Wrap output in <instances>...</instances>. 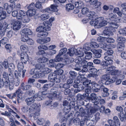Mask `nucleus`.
Instances as JSON below:
<instances>
[{"label":"nucleus","mask_w":126,"mask_h":126,"mask_svg":"<svg viewBox=\"0 0 126 126\" xmlns=\"http://www.w3.org/2000/svg\"><path fill=\"white\" fill-rule=\"evenodd\" d=\"M68 102L67 101L65 100L63 102V105L65 107L63 111L59 113L58 117L60 118V120L63 121H65L66 118L65 117L68 115V113L70 110V106L72 104L73 106L75 105V104L70 103L69 105H68Z\"/></svg>","instance_id":"obj_1"},{"label":"nucleus","mask_w":126,"mask_h":126,"mask_svg":"<svg viewBox=\"0 0 126 126\" xmlns=\"http://www.w3.org/2000/svg\"><path fill=\"white\" fill-rule=\"evenodd\" d=\"M88 100L90 102L91 101L94 103V108L92 107L90 109V113H94L97 111L100 108V107L97 105L99 103V100L96 98V95L94 93H92L90 96L88 97L87 101Z\"/></svg>","instance_id":"obj_2"},{"label":"nucleus","mask_w":126,"mask_h":126,"mask_svg":"<svg viewBox=\"0 0 126 126\" xmlns=\"http://www.w3.org/2000/svg\"><path fill=\"white\" fill-rule=\"evenodd\" d=\"M118 27V25L115 23H111L109 24V26L106 28L103 33L106 35L111 36L113 35V32Z\"/></svg>","instance_id":"obj_3"},{"label":"nucleus","mask_w":126,"mask_h":126,"mask_svg":"<svg viewBox=\"0 0 126 126\" xmlns=\"http://www.w3.org/2000/svg\"><path fill=\"white\" fill-rule=\"evenodd\" d=\"M42 94V93H38L30 97L26 98L25 101L28 105H30L33 103L35 100L40 101L43 99L44 98Z\"/></svg>","instance_id":"obj_4"},{"label":"nucleus","mask_w":126,"mask_h":126,"mask_svg":"<svg viewBox=\"0 0 126 126\" xmlns=\"http://www.w3.org/2000/svg\"><path fill=\"white\" fill-rule=\"evenodd\" d=\"M82 49L80 48H78L76 49L74 48H72L68 49L67 55H69L70 56H73L74 54L79 57H83L84 55V53L82 52Z\"/></svg>","instance_id":"obj_5"},{"label":"nucleus","mask_w":126,"mask_h":126,"mask_svg":"<svg viewBox=\"0 0 126 126\" xmlns=\"http://www.w3.org/2000/svg\"><path fill=\"white\" fill-rule=\"evenodd\" d=\"M87 16L88 17V18L89 20L92 21L90 22V24L92 26H94L95 28V25H97L98 21H97V16L95 15V13L94 12H87Z\"/></svg>","instance_id":"obj_6"},{"label":"nucleus","mask_w":126,"mask_h":126,"mask_svg":"<svg viewBox=\"0 0 126 126\" xmlns=\"http://www.w3.org/2000/svg\"><path fill=\"white\" fill-rule=\"evenodd\" d=\"M91 80L87 79V94H88L91 92L92 89L96 92L99 90V89L95 87V86H97V84L94 82L91 83Z\"/></svg>","instance_id":"obj_7"},{"label":"nucleus","mask_w":126,"mask_h":126,"mask_svg":"<svg viewBox=\"0 0 126 126\" xmlns=\"http://www.w3.org/2000/svg\"><path fill=\"white\" fill-rule=\"evenodd\" d=\"M51 94L52 95V97L61 100L62 99V96L61 93L57 90V88L53 87L51 89L50 91Z\"/></svg>","instance_id":"obj_8"},{"label":"nucleus","mask_w":126,"mask_h":126,"mask_svg":"<svg viewBox=\"0 0 126 126\" xmlns=\"http://www.w3.org/2000/svg\"><path fill=\"white\" fill-rule=\"evenodd\" d=\"M105 68L106 71H109L111 75H119L121 74V71L116 69V67L113 66H108Z\"/></svg>","instance_id":"obj_9"},{"label":"nucleus","mask_w":126,"mask_h":126,"mask_svg":"<svg viewBox=\"0 0 126 126\" xmlns=\"http://www.w3.org/2000/svg\"><path fill=\"white\" fill-rule=\"evenodd\" d=\"M88 71L89 73L88 74V77H96L98 76L96 73H97L99 71L100 72L101 70L98 69L97 71V69L93 67L92 68L89 67L88 69H87V71Z\"/></svg>","instance_id":"obj_10"},{"label":"nucleus","mask_w":126,"mask_h":126,"mask_svg":"<svg viewBox=\"0 0 126 126\" xmlns=\"http://www.w3.org/2000/svg\"><path fill=\"white\" fill-rule=\"evenodd\" d=\"M72 114L71 113H70L68 115H67V117L65 116L66 118V120H68L70 121V123L72 122L75 125H79L80 122V119L78 118H76L73 120L72 119Z\"/></svg>","instance_id":"obj_11"},{"label":"nucleus","mask_w":126,"mask_h":126,"mask_svg":"<svg viewBox=\"0 0 126 126\" xmlns=\"http://www.w3.org/2000/svg\"><path fill=\"white\" fill-rule=\"evenodd\" d=\"M103 17H100L97 18L98 23L95 26V28H99L105 26L107 24V21L104 20Z\"/></svg>","instance_id":"obj_12"},{"label":"nucleus","mask_w":126,"mask_h":126,"mask_svg":"<svg viewBox=\"0 0 126 126\" xmlns=\"http://www.w3.org/2000/svg\"><path fill=\"white\" fill-rule=\"evenodd\" d=\"M102 81L104 80L106 81L105 82L106 85H108L110 83L114 82L115 80L113 79H110V78L109 74H105L102 75L101 77Z\"/></svg>","instance_id":"obj_13"},{"label":"nucleus","mask_w":126,"mask_h":126,"mask_svg":"<svg viewBox=\"0 0 126 126\" xmlns=\"http://www.w3.org/2000/svg\"><path fill=\"white\" fill-rule=\"evenodd\" d=\"M35 106V103L30 107L27 105L24 106L21 108V110L23 112L25 113H27L28 112L31 113L33 112L34 109V107Z\"/></svg>","instance_id":"obj_14"},{"label":"nucleus","mask_w":126,"mask_h":126,"mask_svg":"<svg viewBox=\"0 0 126 126\" xmlns=\"http://www.w3.org/2000/svg\"><path fill=\"white\" fill-rule=\"evenodd\" d=\"M35 106L34 107V109L33 111L35 112L34 113L33 117L34 119H36L40 114V111L41 106L39 104H36L35 103Z\"/></svg>","instance_id":"obj_15"},{"label":"nucleus","mask_w":126,"mask_h":126,"mask_svg":"<svg viewBox=\"0 0 126 126\" xmlns=\"http://www.w3.org/2000/svg\"><path fill=\"white\" fill-rule=\"evenodd\" d=\"M83 3L82 2H76L75 3L74 6L71 3L67 4L66 8H84L83 7Z\"/></svg>","instance_id":"obj_16"},{"label":"nucleus","mask_w":126,"mask_h":126,"mask_svg":"<svg viewBox=\"0 0 126 126\" xmlns=\"http://www.w3.org/2000/svg\"><path fill=\"white\" fill-rule=\"evenodd\" d=\"M12 22V24L13 25V29L14 30H18L21 28V22L15 20H13Z\"/></svg>","instance_id":"obj_17"},{"label":"nucleus","mask_w":126,"mask_h":126,"mask_svg":"<svg viewBox=\"0 0 126 126\" xmlns=\"http://www.w3.org/2000/svg\"><path fill=\"white\" fill-rule=\"evenodd\" d=\"M58 9L57 8H43L42 10V12H47L49 13H51L55 12V14L57 15H60V13L57 12Z\"/></svg>","instance_id":"obj_18"},{"label":"nucleus","mask_w":126,"mask_h":126,"mask_svg":"<svg viewBox=\"0 0 126 126\" xmlns=\"http://www.w3.org/2000/svg\"><path fill=\"white\" fill-rule=\"evenodd\" d=\"M26 71V70H24L21 72V70L18 71L15 70L14 72V75L17 79H19L22 76V78L24 77Z\"/></svg>","instance_id":"obj_19"},{"label":"nucleus","mask_w":126,"mask_h":126,"mask_svg":"<svg viewBox=\"0 0 126 126\" xmlns=\"http://www.w3.org/2000/svg\"><path fill=\"white\" fill-rule=\"evenodd\" d=\"M61 55H59L58 54V55L54 59L55 61L56 62H59L60 61L62 60L63 59L67 63V62H69V61L68 59V57L65 54L64 55L63 57V58H62L60 57Z\"/></svg>","instance_id":"obj_20"},{"label":"nucleus","mask_w":126,"mask_h":126,"mask_svg":"<svg viewBox=\"0 0 126 126\" xmlns=\"http://www.w3.org/2000/svg\"><path fill=\"white\" fill-rule=\"evenodd\" d=\"M7 26V23L5 22L0 23V38L4 35L5 27Z\"/></svg>","instance_id":"obj_21"},{"label":"nucleus","mask_w":126,"mask_h":126,"mask_svg":"<svg viewBox=\"0 0 126 126\" xmlns=\"http://www.w3.org/2000/svg\"><path fill=\"white\" fill-rule=\"evenodd\" d=\"M116 109L118 111L120 112L118 113V116L120 120H123L124 116L123 108L121 106H117L116 107Z\"/></svg>","instance_id":"obj_22"},{"label":"nucleus","mask_w":126,"mask_h":126,"mask_svg":"<svg viewBox=\"0 0 126 126\" xmlns=\"http://www.w3.org/2000/svg\"><path fill=\"white\" fill-rule=\"evenodd\" d=\"M21 59L22 61H23L25 63H26L28 61L30 62V58H29L28 54L26 53H22L20 55Z\"/></svg>","instance_id":"obj_23"},{"label":"nucleus","mask_w":126,"mask_h":126,"mask_svg":"<svg viewBox=\"0 0 126 126\" xmlns=\"http://www.w3.org/2000/svg\"><path fill=\"white\" fill-rule=\"evenodd\" d=\"M91 51L95 55V57L99 58L101 57V53L102 52V50H101L92 49L91 50Z\"/></svg>","instance_id":"obj_24"},{"label":"nucleus","mask_w":126,"mask_h":126,"mask_svg":"<svg viewBox=\"0 0 126 126\" xmlns=\"http://www.w3.org/2000/svg\"><path fill=\"white\" fill-rule=\"evenodd\" d=\"M86 55L85 56V59H84V61H83L82 62V64H84V63L86 64V63L87 62L86 61ZM83 68L82 69V70L79 72V74L80 75H83L84 74H81V73H84L86 72L87 71V65L86 64H83Z\"/></svg>","instance_id":"obj_25"},{"label":"nucleus","mask_w":126,"mask_h":126,"mask_svg":"<svg viewBox=\"0 0 126 126\" xmlns=\"http://www.w3.org/2000/svg\"><path fill=\"white\" fill-rule=\"evenodd\" d=\"M28 16L27 15L23 17L22 16H17V18L18 19H21V21L24 23H28L30 20Z\"/></svg>","instance_id":"obj_26"},{"label":"nucleus","mask_w":126,"mask_h":126,"mask_svg":"<svg viewBox=\"0 0 126 126\" xmlns=\"http://www.w3.org/2000/svg\"><path fill=\"white\" fill-rule=\"evenodd\" d=\"M43 24L45 28V30L46 31H49L50 30V27L52 26L51 23L49 22L48 21H45L43 22Z\"/></svg>","instance_id":"obj_27"},{"label":"nucleus","mask_w":126,"mask_h":126,"mask_svg":"<svg viewBox=\"0 0 126 126\" xmlns=\"http://www.w3.org/2000/svg\"><path fill=\"white\" fill-rule=\"evenodd\" d=\"M36 10L35 8H31L27 12V15L30 17L33 16L36 13Z\"/></svg>","instance_id":"obj_28"},{"label":"nucleus","mask_w":126,"mask_h":126,"mask_svg":"<svg viewBox=\"0 0 126 126\" xmlns=\"http://www.w3.org/2000/svg\"><path fill=\"white\" fill-rule=\"evenodd\" d=\"M57 74L55 73H51L48 76V79L51 82L53 81L54 79L57 77Z\"/></svg>","instance_id":"obj_29"},{"label":"nucleus","mask_w":126,"mask_h":126,"mask_svg":"<svg viewBox=\"0 0 126 126\" xmlns=\"http://www.w3.org/2000/svg\"><path fill=\"white\" fill-rule=\"evenodd\" d=\"M101 45L100 47L105 50L107 51L111 49L110 45H107L106 43H104L103 44L102 43V45Z\"/></svg>","instance_id":"obj_30"},{"label":"nucleus","mask_w":126,"mask_h":126,"mask_svg":"<svg viewBox=\"0 0 126 126\" xmlns=\"http://www.w3.org/2000/svg\"><path fill=\"white\" fill-rule=\"evenodd\" d=\"M22 32L23 34L28 35H31L32 34V32L30 29L29 28H25L22 30Z\"/></svg>","instance_id":"obj_31"},{"label":"nucleus","mask_w":126,"mask_h":126,"mask_svg":"<svg viewBox=\"0 0 126 126\" xmlns=\"http://www.w3.org/2000/svg\"><path fill=\"white\" fill-rule=\"evenodd\" d=\"M113 119L114 126H120V122L117 117L116 116H114L113 118Z\"/></svg>","instance_id":"obj_32"},{"label":"nucleus","mask_w":126,"mask_h":126,"mask_svg":"<svg viewBox=\"0 0 126 126\" xmlns=\"http://www.w3.org/2000/svg\"><path fill=\"white\" fill-rule=\"evenodd\" d=\"M51 86L50 85L48 84H45L44 85L43 88V89L44 91L41 92V93H42V95L43 96V97H44V95L46 94L45 93H44V91H47L48 88L50 87ZM39 93H41V92H40ZM43 97L44 98V97Z\"/></svg>","instance_id":"obj_33"},{"label":"nucleus","mask_w":126,"mask_h":126,"mask_svg":"<svg viewBox=\"0 0 126 126\" xmlns=\"http://www.w3.org/2000/svg\"><path fill=\"white\" fill-rule=\"evenodd\" d=\"M48 59L44 57H40L38 59L37 61L40 63H45L47 62L48 61Z\"/></svg>","instance_id":"obj_34"},{"label":"nucleus","mask_w":126,"mask_h":126,"mask_svg":"<svg viewBox=\"0 0 126 126\" xmlns=\"http://www.w3.org/2000/svg\"><path fill=\"white\" fill-rule=\"evenodd\" d=\"M45 65L43 63H38L36 64L35 65V68L37 70H38L41 69L42 71L43 68H44Z\"/></svg>","instance_id":"obj_35"},{"label":"nucleus","mask_w":126,"mask_h":126,"mask_svg":"<svg viewBox=\"0 0 126 126\" xmlns=\"http://www.w3.org/2000/svg\"><path fill=\"white\" fill-rule=\"evenodd\" d=\"M32 86L30 85H24L23 83H22L21 86V88L23 90H27L29 89L32 87Z\"/></svg>","instance_id":"obj_36"},{"label":"nucleus","mask_w":126,"mask_h":126,"mask_svg":"<svg viewBox=\"0 0 126 126\" xmlns=\"http://www.w3.org/2000/svg\"><path fill=\"white\" fill-rule=\"evenodd\" d=\"M92 118L91 120L94 121V120L97 121L100 119V114L99 112H97L95 115H94V116L91 117Z\"/></svg>","instance_id":"obj_37"},{"label":"nucleus","mask_w":126,"mask_h":126,"mask_svg":"<svg viewBox=\"0 0 126 126\" xmlns=\"http://www.w3.org/2000/svg\"><path fill=\"white\" fill-rule=\"evenodd\" d=\"M44 104L46 106H48V107L50 109L53 108L52 100L51 99H50L48 101H46L45 103Z\"/></svg>","instance_id":"obj_38"},{"label":"nucleus","mask_w":126,"mask_h":126,"mask_svg":"<svg viewBox=\"0 0 126 126\" xmlns=\"http://www.w3.org/2000/svg\"><path fill=\"white\" fill-rule=\"evenodd\" d=\"M37 124L39 125H43L45 122V120L43 118H39L36 121Z\"/></svg>","instance_id":"obj_39"},{"label":"nucleus","mask_w":126,"mask_h":126,"mask_svg":"<svg viewBox=\"0 0 126 126\" xmlns=\"http://www.w3.org/2000/svg\"><path fill=\"white\" fill-rule=\"evenodd\" d=\"M16 93L17 95V96L19 98H21L23 93V92L21 90V89L20 88H19L18 90H16Z\"/></svg>","instance_id":"obj_40"},{"label":"nucleus","mask_w":126,"mask_h":126,"mask_svg":"<svg viewBox=\"0 0 126 126\" xmlns=\"http://www.w3.org/2000/svg\"><path fill=\"white\" fill-rule=\"evenodd\" d=\"M15 6V4L14 3H11L10 4L5 3L4 4L3 7L4 8H14Z\"/></svg>","instance_id":"obj_41"},{"label":"nucleus","mask_w":126,"mask_h":126,"mask_svg":"<svg viewBox=\"0 0 126 126\" xmlns=\"http://www.w3.org/2000/svg\"><path fill=\"white\" fill-rule=\"evenodd\" d=\"M104 93L102 94L103 97H107L109 95V94L108 93L109 89L106 88H104L103 89Z\"/></svg>","instance_id":"obj_42"},{"label":"nucleus","mask_w":126,"mask_h":126,"mask_svg":"<svg viewBox=\"0 0 126 126\" xmlns=\"http://www.w3.org/2000/svg\"><path fill=\"white\" fill-rule=\"evenodd\" d=\"M124 45L123 43H118L117 47L119 51H122L124 49Z\"/></svg>","instance_id":"obj_43"},{"label":"nucleus","mask_w":126,"mask_h":126,"mask_svg":"<svg viewBox=\"0 0 126 126\" xmlns=\"http://www.w3.org/2000/svg\"><path fill=\"white\" fill-rule=\"evenodd\" d=\"M69 74L70 75V78L71 79H73L77 75V73L72 71H70L69 72Z\"/></svg>","instance_id":"obj_44"},{"label":"nucleus","mask_w":126,"mask_h":126,"mask_svg":"<svg viewBox=\"0 0 126 126\" xmlns=\"http://www.w3.org/2000/svg\"><path fill=\"white\" fill-rule=\"evenodd\" d=\"M42 77V73L39 71L37 70L34 75L32 77L35 78H38Z\"/></svg>","instance_id":"obj_45"},{"label":"nucleus","mask_w":126,"mask_h":126,"mask_svg":"<svg viewBox=\"0 0 126 126\" xmlns=\"http://www.w3.org/2000/svg\"><path fill=\"white\" fill-rule=\"evenodd\" d=\"M41 19L42 20H47L49 18V16L48 14H43L41 16Z\"/></svg>","instance_id":"obj_46"},{"label":"nucleus","mask_w":126,"mask_h":126,"mask_svg":"<svg viewBox=\"0 0 126 126\" xmlns=\"http://www.w3.org/2000/svg\"><path fill=\"white\" fill-rule=\"evenodd\" d=\"M118 32L119 33L124 35H126V28L125 27L124 28L120 29Z\"/></svg>","instance_id":"obj_47"},{"label":"nucleus","mask_w":126,"mask_h":126,"mask_svg":"<svg viewBox=\"0 0 126 126\" xmlns=\"http://www.w3.org/2000/svg\"><path fill=\"white\" fill-rule=\"evenodd\" d=\"M105 39L106 37L99 36L97 38V40L98 42L101 43L102 44L101 45H102V43L103 44L104 43V42L105 40Z\"/></svg>","instance_id":"obj_48"},{"label":"nucleus","mask_w":126,"mask_h":126,"mask_svg":"<svg viewBox=\"0 0 126 126\" xmlns=\"http://www.w3.org/2000/svg\"><path fill=\"white\" fill-rule=\"evenodd\" d=\"M56 62L54 59H51L49 60L48 64L49 66L53 67L55 65V63Z\"/></svg>","instance_id":"obj_49"},{"label":"nucleus","mask_w":126,"mask_h":126,"mask_svg":"<svg viewBox=\"0 0 126 126\" xmlns=\"http://www.w3.org/2000/svg\"><path fill=\"white\" fill-rule=\"evenodd\" d=\"M109 19L110 20L113 21L114 18L116 17V15L113 13H110L109 16Z\"/></svg>","instance_id":"obj_50"},{"label":"nucleus","mask_w":126,"mask_h":126,"mask_svg":"<svg viewBox=\"0 0 126 126\" xmlns=\"http://www.w3.org/2000/svg\"><path fill=\"white\" fill-rule=\"evenodd\" d=\"M17 67L18 70H21L23 68L24 66L22 62H18L17 65Z\"/></svg>","instance_id":"obj_51"},{"label":"nucleus","mask_w":126,"mask_h":126,"mask_svg":"<svg viewBox=\"0 0 126 126\" xmlns=\"http://www.w3.org/2000/svg\"><path fill=\"white\" fill-rule=\"evenodd\" d=\"M87 119V116H82L81 121H80V126H83L84 124V121H85Z\"/></svg>","instance_id":"obj_52"},{"label":"nucleus","mask_w":126,"mask_h":126,"mask_svg":"<svg viewBox=\"0 0 126 126\" xmlns=\"http://www.w3.org/2000/svg\"><path fill=\"white\" fill-rule=\"evenodd\" d=\"M125 38L122 37H119L117 39V41L118 43H124L125 40Z\"/></svg>","instance_id":"obj_53"},{"label":"nucleus","mask_w":126,"mask_h":126,"mask_svg":"<svg viewBox=\"0 0 126 126\" xmlns=\"http://www.w3.org/2000/svg\"><path fill=\"white\" fill-rule=\"evenodd\" d=\"M119 9L114 8L113 12L114 13H117L119 16L121 17L123 14L122 13V12H121L119 11Z\"/></svg>","instance_id":"obj_54"},{"label":"nucleus","mask_w":126,"mask_h":126,"mask_svg":"<svg viewBox=\"0 0 126 126\" xmlns=\"http://www.w3.org/2000/svg\"><path fill=\"white\" fill-rule=\"evenodd\" d=\"M67 51V49L65 48L62 49L59 51L58 54L59 55H60L61 56L62 55L64 54Z\"/></svg>","instance_id":"obj_55"},{"label":"nucleus","mask_w":126,"mask_h":126,"mask_svg":"<svg viewBox=\"0 0 126 126\" xmlns=\"http://www.w3.org/2000/svg\"><path fill=\"white\" fill-rule=\"evenodd\" d=\"M29 38L28 36L23 35L21 36V40L23 42H27V40L29 39Z\"/></svg>","instance_id":"obj_56"},{"label":"nucleus","mask_w":126,"mask_h":126,"mask_svg":"<svg viewBox=\"0 0 126 126\" xmlns=\"http://www.w3.org/2000/svg\"><path fill=\"white\" fill-rule=\"evenodd\" d=\"M104 53V55H108L111 56L113 53V50L111 49H110L107 50Z\"/></svg>","instance_id":"obj_57"},{"label":"nucleus","mask_w":126,"mask_h":126,"mask_svg":"<svg viewBox=\"0 0 126 126\" xmlns=\"http://www.w3.org/2000/svg\"><path fill=\"white\" fill-rule=\"evenodd\" d=\"M20 48L22 51L25 52L26 51V50H27L28 47L26 45H23L20 46Z\"/></svg>","instance_id":"obj_58"},{"label":"nucleus","mask_w":126,"mask_h":126,"mask_svg":"<svg viewBox=\"0 0 126 126\" xmlns=\"http://www.w3.org/2000/svg\"><path fill=\"white\" fill-rule=\"evenodd\" d=\"M105 40L108 43H113L114 42V40L111 37H106Z\"/></svg>","instance_id":"obj_59"},{"label":"nucleus","mask_w":126,"mask_h":126,"mask_svg":"<svg viewBox=\"0 0 126 126\" xmlns=\"http://www.w3.org/2000/svg\"><path fill=\"white\" fill-rule=\"evenodd\" d=\"M10 112H12V113H13L14 114V115L13 116L14 117H16L17 118H20V116H18L17 114L12 109H11L10 108L8 110Z\"/></svg>","instance_id":"obj_60"},{"label":"nucleus","mask_w":126,"mask_h":126,"mask_svg":"<svg viewBox=\"0 0 126 126\" xmlns=\"http://www.w3.org/2000/svg\"><path fill=\"white\" fill-rule=\"evenodd\" d=\"M51 70L47 68H43L42 72H43L45 74L51 72Z\"/></svg>","instance_id":"obj_61"},{"label":"nucleus","mask_w":126,"mask_h":126,"mask_svg":"<svg viewBox=\"0 0 126 126\" xmlns=\"http://www.w3.org/2000/svg\"><path fill=\"white\" fill-rule=\"evenodd\" d=\"M37 32H43L44 31H46L45 30V28L44 26H39L38 27L36 30Z\"/></svg>","instance_id":"obj_62"},{"label":"nucleus","mask_w":126,"mask_h":126,"mask_svg":"<svg viewBox=\"0 0 126 126\" xmlns=\"http://www.w3.org/2000/svg\"><path fill=\"white\" fill-rule=\"evenodd\" d=\"M109 125L107 124H105L104 126H114L115 125L113 121L111 120H109L108 121Z\"/></svg>","instance_id":"obj_63"},{"label":"nucleus","mask_w":126,"mask_h":126,"mask_svg":"<svg viewBox=\"0 0 126 126\" xmlns=\"http://www.w3.org/2000/svg\"><path fill=\"white\" fill-rule=\"evenodd\" d=\"M38 49H43L44 50H46L48 49V48L46 46L43 45H41L38 47Z\"/></svg>","instance_id":"obj_64"}]
</instances>
